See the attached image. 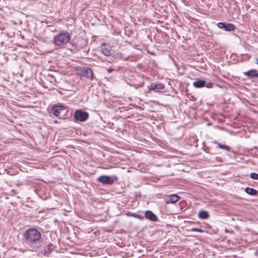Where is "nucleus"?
Masks as SVG:
<instances>
[{"label": "nucleus", "instance_id": "f257e3e1", "mask_svg": "<svg viewBox=\"0 0 258 258\" xmlns=\"http://www.w3.org/2000/svg\"><path fill=\"white\" fill-rule=\"evenodd\" d=\"M40 238V232L35 228L28 229L23 234V241L30 245L36 243Z\"/></svg>", "mask_w": 258, "mask_h": 258}, {"label": "nucleus", "instance_id": "f03ea898", "mask_svg": "<svg viewBox=\"0 0 258 258\" xmlns=\"http://www.w3.org/2000/svg\"><path fill=\"white\" fill-rule=\"evenodd\" d=\"M70 33L67 31H62L53 37L52 43L58 48H62L70 41Z\"/></svg>", "mask_w": 258, "mask_h": 258}, {"label": "nucleus", "instance_id": "7ed1b4c3", "mask_svg": "<svg viewBox=\"0 0 258 258\" xmlns=\"http://www.w3.org/2000/svg\"><path fill=\"white\" fill-rule=\"evenodd\" d=\"M51 111L53 114L60 118H63L67 112V109L63 105H56L52 107Z\"/></svg>", "mask_w": 258, "mask_h": 258}, {"label": "nucleus", "instance_id": "20e7f679", "mask_svg": "<svg viewBox=\"0 0 258 258\" xmlns=\"http://www.w3.org/2000/svg\"><path fill=\"white\" fill-rule=\"evenodd\" d=\"M88 117V113L80 109L77 110L74 114V118L75 121H84L86 120Z\"/></svg>", "mask_w": 258, "mask_h": 258}, {"label": "nucleus", "instance_id": "39448f33", "mask_svg": "<svg viewBox=\"0 0 258 258\" xmlns=\"http://www.w3.org/2000/svg\"><path fill=\"white\" fill-rule=\"evenodd\" d=\"M117 180V177L115 175L112 176L102 175L98 178V181L103 184H111Z\"/></svg>", "mask_w": 258, "mask_h": 258}, {"label": "nucleus", "instance_id": "423d86ee", "mask_svg": "<svg viewBox=\"0 0 258 258\" xmlns=\"http://www.w3.org/2000/svg\"><path fill=\"white\" fill-rule=\"evenodd\" d=\"M218 27L220 29H224L227 31H232L235 27L234 25L231 23L226 24L224 22H219L217 24Z\"/></svg>", "mask_w": 258, "mask_h": 258}, {"label": "nucleus", "instance_id": "0eeeda50", "mask_svg": "<svg viewBox=\"0 0 258 258\" xmlns=\"http://www.w3.org/2000/svg\"><path fill=\"white\" fill-rule=\"evenodd\" d=\"M180 197L176 195H171L165 198V202L167 204L175 203L178 201Z\"/></svg>", "mask_w": 258, "mask_h": 258}, {"label": "nucleus", "instance_id": "6e6552de", "mask_svg": "<svg viewBox=\"0 0 258 258\" xmlns=\"http://www.w3.org/2000/svg\"><path fill=\"white\" fill-rule=\"evenodd\" d=\"M101 51L106 56L111 55L110 47L107 44H103L101 47Z\"/></svg>", "mask_w": 258, "mask_h": 258}, {"label": "nucleus", "instance_id": "1a4fd4ad", "mask_svg": "<svg viewBox=\"0 0 258 258\" xmlns=\"http://www.w3.org/2000/svg\"><path fill=\"white\" fill-rule=\"evenodd\" d=\"M83 73H84V77L88 79H89L91 80H93L94 75L93 71L91 69L89 68L84 69L83 71Z\"/></svg>", "mask_w": 258, "mask_h": 258}, {"label": "nucleus", "instance_id": "9d476101", "mask_svg": "<svg viewBox=\"0 0 258 258\" xmlns=\"http://www.w3.org/2000/svg\"><path fill=\"white\" fill-rule=\"evenodd\" d=\"M243 74L249 78H258V72L255 70L252 69L244 72Z\"/></svg>", "mask_w": 258, "mask_h": 258}, {"label": "nucleus", "instance_id": "9b49d317", "mask_svg": "<svg viewBox=\"0 0 258 258\" xmlns=\"http://www.w3.org/2000/svg\"><path fill=\"white\" fill-rule=\"evenodd\" d=\"M145 217L150 220L155 222L158 220L157 217L151 211H147L145 212Z\"/></svg>", "mask_w": 258, "mask_h": 258}, {"label": "nucleus", "instance_id": "f8f14e48", "mask_svg": "<svg viewBox=\"0 0 258 258\" xmlns=\"http://www.w3.org/2000/svg\"><path fill=\"white\" fill-rule=\"evenodd\" d=\"M206 81L202 80H198L193 83V86L196 88H202L205 86Z\"/></svg>", "mask_w": 258, "mask_h": 258}, {"label": "nucleus", "instance_id": "ddd939ff", "mask_svg": "<svg viewBox=\"0 0 258 258\" xmlns=\"http://www.w3.org/2000/svg\"><path fill=\"white\" fill-rule=\"evenodd\" d=\"M199 217L201 219H207L209 217V214L207 211H201L199 213Z\"/></svg>", "mask_w": 258, "mask_h": 258}, {"label": "nucleus", "instance_id": "4468645a", "mask_svg": "<svg viewBox=\"0 0 258 258\" xmlns=\"http://www.w3.org/2000/svg\"><path fill=\"white\" fill-rule=\"evenodd\" d=\"M244 190L247 194L251 196H255L257 193V191L255 189L248 187H246Z\"/></svg>", "mask_w": 258, "mask_h": 258}, {"label": "nucleus", "instance_id": "2eb2a0df", "mask_svg": "<svg viewBox=\"0 0 258 258\" xmlns=\"http://www.w3.org/2000/svg\"><path fill=\"white\" fill-rule=\"evenodd\" d=\"M215 143H216L217 144V146H218V147H219L220 148H221L223 150H226L227 151H229L230 150V148L228 146H227L225 145H223V144H221L218 142H215Z\"/></svg>", "mask_w": 258, "mask_h": 258}, {"label": "nucleus", "instance_id": "dca6fc26", "mask_svg": "<svg viewBox=\"0 0 258 258\" xmlns=\"http://www.w3.org/2000/svg\"><path fill=\"white\" fill-rule=\"evenodd\" d=\"M157 86L163 87V85H161L160 84L156 85L151 84L148 86V89L150 90H156L157 88Z\"/></svg>", "mask_w": 258, "mask_h": 258}, {"label": "nucleus", "instance_id": "f3484780", "mask_svg": "<svg viewBox=\"0 0 258 258\" xmlns=\"http://www.w3.org/2000/svg\"><path fill=\"white\" fill-rule=\"evenodd\" d=\"M54 249V246L52 244L49 243L47 246L46 248L45 249L46 252H50Z\"/></svg>", "mask_w": 258, "mask_h": 258}, {"label": "nucleus", "instance_id": "a211bd4d", "mask_svg": "<svg viewBox=\"0 0 258 258\" xmlns=\"http://www.w3.org/2000/svg\"><path fill=\"white\" fill-rule=\"evenodd\" d=\"M190 231L192 232H198L200 233L204 232V230L203 229L198 228H192L190 229Z\"/></svg>", "mask_w": 258, "mask_h": 258}, {"label": "nucleus", "instance_id": "6ab92c4d", "mask_svg": "<svg viewBox=\"0 0 258 258\" xmlns=\"http://www.w3.org/2000/svg\"><path fill=\"white\" fill-rule=\"evenodd\" d=\"M250 177L253 179H258V174L254 172L251 173Z\"/></svg>", "mask_w": 258, "mask_h": 258}, {"label": "nucleus", "instance_id": "aec40b11", "mask_svg": "<svg viewBox=\"0 0 258 258\" xmlns=\"http://www.w3.org/2000/svg\"><path fill=\"white\" fill-rule=\"evenodd\" d=\"M213 85L214 84L213 83L210 82L207 83V84H206L205 86L208 88H211L213 87Z\"/></svg>", "mask_w": 258, "mask_h": 258}, {"label": "nucleus", "instance_id": "412c9836", "mask_svg": "<svg viewBox=\"0 0 258 258\" xmlns=\"http://www.w3.org/2000/svg\"><path fill=\"white\" fill-rule=\"evenodd\" d=\"M113 71V69H107V72L108 73H111L112 71Z\"/></svg>", "mask_w": 258, "mask_h": 258}, {"label": "nucleus", "instance_id": "4be33fe9", "mask_svg": "<svg viewBox=\"0 0 258 258\" xmlns=\"http://www.w3.org/2000/svg\"><path fill=\"white\" fill-rule=\"evenodd\" d=\"M254 255H256V256L258 255V248L255 251Z\"/></svg>", "mask_w": 258, "mask_h": 258}, {"label": "nucleus", "instance_id": "5701e85b", "mask_svg": "<svg viewBox=\"0 0 258 258\" xmlns=\"http://www.w3.org/2000/svg\"><path fill=\"white\" fill-rule=\"evenodd\" d=\"M164 88V87H163H163L157 86V89H156V90L162 89V88Z\"/></svg>", "mask_w": 258, "mask_h": 258}]
</instances>
